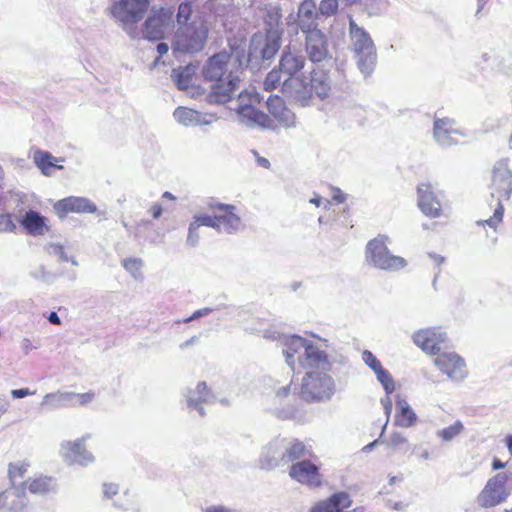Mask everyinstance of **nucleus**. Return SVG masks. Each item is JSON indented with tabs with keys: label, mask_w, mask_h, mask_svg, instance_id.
I'll use <instances>...</instances> for the list:
<instances>
[{
	"label": "nucleus",
	"mask_w": 512,
	"mask_h": 512,
	"mask_svg": "<svg viewBox=\"0 0 512 512\" xmlns=\"http://www.w3.org/2000/svg\"><path fill=\"white\" fill-rule=\"evenodd\" d=\"M11 394L14 398H24L31 394L28 388L14 389L11 391Z\"/></svg>",
	"instance_id": "8fccbe9b"
},
{
	"label": "nucleus",
	"mask_w": 512,
	"mask_h": 512,
	"mask_svg": "<svg viewBox=\"0 0 512 512\" xmlns=\"http://www.w3.org/2000/svg\"><path fill=\"white\" fill-rule=\"evenodd\" d=\"M280 44L278 39H274L271 42L268 41L265 47L262 50V55L264 58L272 57L279 49Z\"/></svg>",
	"instance_id": "37998d69"
},
{
	"label": "nucleus",
	"mask_w": 512,
	"mask_h": 512,
	"mask_svg": "<svg viewBox=\"0 0 512 512\" xmlns=\"http://www.w3.org/2000/svg\"><path fill=\"white\" fill-rule=\"evenodd\" d=\"M30 464L26 461H18L10 463L8 466V477L9 480L14 483L16 480L21 479L25 476L28 471Z\"/></svg>",
	"instance_id": "72a5a7b5"
},
{
	"label": "nucleus",
	"mask_w": 512,
	"mask_h": 512,
	"mask_svg": "<svg viewBox=\"0 0 512 512\" xmlns=\"http://www.w3.org/2000/svg\"><path fill=\"white\" fill-rule=\"evenodd\" d=\"M376 375L378 380L382 383L386 393L391 394L395 389V383L390 373L384 368H381L378 372H376ZM381 404L384 408L387 418H389L392 412V400L390 396L387 395L385 398H382Z\"/></svg>",
	"instance_id": "c85d7f7f"
},
{
	"label": "nucleus",
	"mask_w": 512,
	"mask_h": 512,
	"mask_svg": "<svg viewBox=\"0 0 512 512\" xmlns=\"http://www.w3.org/2000/svg\"><path fill=\"white\" fill-rule=\"evenodd\" d=\"M156 49L159 54V57H162L164 54L168 52L169 47L166 43L161 42L157 45Z\"/></svg>",
	"instance_id": "864d4df0"
},
{
	"label": "nucleus",
	"mask_w": 512,
	"mask_h": 512,
	"mask_svg": "<svg viewBox=\"0 0 512 512\" xmlns=\"http://www.w3.org/2000/svg\"><path fill=\"white\" fill-rule=\"evenodd\" d=\"M418 207L430 218H437L441 215V202L430 182H421L417 186Z\"/></svg>",
	"instance_id": "f3484780"
},
{
	"label": "nucleus",
	"mask_w": 512,
	"mask_h": 512,
	"mask_svg": "<svg viewBox=\"0 0 512 512\" xmlns=\"http://www.w3.org/2000/svg\"><path fill=\"white\" fill-rule=\"evenodd\" d=\"M505 467V463L501 462V460L495 458L492 462V468L494 470L502 469Z\"/></svg>",
	"instance_id": "4d7b16f0"
},
{
	"label": "nucleus",
	"mask_w": 512,
	"mask_h": 512,
	"mask_svg": "<svg viewBox=\"0 0 512 512\" xmlns=\"http://www.w3.org/2000/svg\"><path fill=\"white\" fill-rule=\"evenodd\" d=\"M346 200V195L339 189V188H333L332 190V199L326 200L324 204V208L328 209L332 202L334 203H343Z\"/></svg>",
	"instance_id": "c03bdc74"
},
{
	"label": "nucleus",
	"mask_w": 512,
	"mask_h": 512,
	"mask_svg": "<svg viewBox=\"0 0 512 512\" xmlns=\"http://www.w3.org/2000/svg\"><path fill=\"white\" fill-rule=\"evenodd\" d=\"M304 351V368L313 369L305 374L300 388V397L306 402L329 399L335 391V384L328 372L331 364L327 355L313 345H306Z\"/></svg>",
	"instance_id": "f257e3e1"
},
{
	"label": "nucleus",
	"mask_w": 512,
	"mask_h": 512,
	"mask_svg": "<svg viewBox=\"0 0 512 512\" xmlns=\"http://www.w3.org/2000/svg\"><path fill=\"white\" fill-rule=\"evenodd\" d=\"M363 359L365 363L376 373L378 372L382 367L381 362L376 358V356L370 352L365 351L363 353Z\"/></svg>",
	"instance_id": "a19ab883"
},
{
	"label": "nucleus",
	"mask_w": 512,
	"mask_h": 512,
	"mask_svg": "<svg viewBox=\"0 0 512 512\" xmlns=\"http://www.w3.org/2000/svg\"><path fill=\"white\" fill-rule=\"evenodd\" d=\"M351 505L352 500L348 493L337 492L327 499L316 502L310 508V512H345Z\"/></svg>",
	"instance_id": "5701e85b"
},
{
	"label": "nucleus",
	"mask_w": 512,
	"mask_h": 512,
	"mask_svg": "<svg viewBox=\"0 0 512 512\" xmlns=\"http://www.w3.org/2000/svg\"><path fill=\"white\" fill-rule=\"evenodd\" d=\"M266 466H267L268 468H271L273 465H272L271 463H267V464H266Z\"/></svg>",
	"instance_id": "0e129e2a"
},
{
	"label": "nucleus",
	"mask_w": 512,
	"mask_h": 512,
	"mask_svg": "<svg viewBox=\"0 0 512 512\" xmlns=\"http://www.w3.org/2000/svg\"><path fill=\"white\" fill-rule=\"evenodd\" d=\"M201 226H207L211 227L217 230V223L215 219V214L212 213V215L207 214H201L194 217V220L191 222L189 226V232H188V241L191 242V244H195L197 241V231Z\"/></svg>",
	"instance_id": "c756f323"
},
{
	"label": "nucleus",
	"mask_w": 512,
	"mask_h": 512,
	"mask_svg": "<svg viewBox=\"0 0 512 512\" xmlns=\"http://www.w3.org/2000/svg\"><path fill=\"white\" fill-rule=\"evenodd\" d=\"M195 392L198 394V396L195 398V401L200 403L206 402L210 395V390L206 382L198 383Z\"/></svg>",
	"instance_id": "79ce46f5"
},
{
	"label": "nucleus",
	"mask_w": 512,
	"mask_h": 512,
	"mask_svg": "<svg viewBox=\"0 0 512 512\" xmlns=\"http://www.w3.org/2000/svg\"><path fill=\"white\" fill-rule=\"evenodd\" d=\"M231 54L221 51L211 56L203 68L205 80L212 82L207 101L211 104H224L231 100L239 79L228 71Z\"/></svg>",
	"instance_id": "f03ea898"
},
{
	"label": "nucleus",
	"mask_w": 512,
	"mask_h": 512,
	"mask_svg": "<svg viewBox=\"0 0 512 512\" xmlns=\"http://www.w3.org/2000/svg\"><path fill=\"white\" fill-rule=\"evenodd\" d=\"M508 478V474L505 472L497 473L490 478L477 496L479 506L491 508L506 501L510 495L507 488Z\"/></svg>",
	"instance_id": "9d476101"
},
{
	"label": "nucleus",
	"mask_w": 512,
	"mask_h": 512,
	"mask_svg": "<svg viewBox=\"0 0 512 512\" xmlns=\"http://www.w3.org/2000/svg\"><path fill=\"white\" fill-rule=\"evenodd\" d=\"M375 443H376V441L373 443H370V445H368L366 448L373 446Z\"/></svg>",
	"instance_id": "69168bd1"
},
{
	"label": "nucleus",
	"mask_w": 512,
	"mask_h": 512,
	"mask_svg": "<svg viewBox=\"0 0 512 512\" xmlns=\"http://www.w3.org/2000/svg\"><path fill=\"white\" fill-rule=\"evenodd\" d=\"M194 111L186 107H179L175 110L174 116L179 122L185 123L187 119L193 117Z\"/></svg>",
	"instance_id": "a18cd8bd"
},
{
	"label": "nucleus",
	"mask_w": 512,
	"mask_h": 512,
	"mask_svg": "<svg viewBox=\"0 0 512 512\" xmlns=\"http://www.w3.org/2000/svg\"><path fill=\"white\" fill-rule=\"evenodd\" d=\"M387 237L379 235L370 240L366 246V258L375 267L383 270H399L406 266L407 262L400 256L392 255L386 246Z\"/></svg>",
	"instance_id": "6e6552de"
},
{
	"label": "nucleus",
	"mask_w": 512,
	"mask_h": 512,
	"mask_svg": "<svg viewBox=\"0 0 512 512\" xmlns=\"http://www.w3.org/2000/svg\"><path fill=\"white\" fill-rule=\"evenodd\" d=\"M61 451L69 465H87L94 461L93 455L85 448L84 438L64 442L61 445Z\"/></svg>",
	"instance_id": "a211bd4d"
},
{
	"label": "nucleus",
	"mask_w": 512,
	"mask_h": 512,
	"mask_svg": "<svg viewBox=\"0 0 512 512\" xmlns=\"http://www.w3.org/2000/svg\"><path fill=\"white\" fill-rule=\"evenodd\" d=\"M163 198H167L169 200H174L175 197L170 193V192H164L163 195H162Z\"/></svg>",
	"instance_id": "052dcab7"
},
{
	"label": "nucleus",
	"mask_w": 512,
	"mask_h": 512,
	"mask_svg": "<svg viewBox=\"0 0 512 512\" xmlns=\"http://www.w3.org/2000/svg\"><path fill=\"white\" fill-rule=\"evenodd\" d=\"M6 411H7V408H6V407H4V406L0 407V416H1L2 414L6 413Z\"/></svg>",
	"instance_id": "680f3d73"
},
{
	"label": "nucleus",
	"mask_w": 512,
	"mask_h": 512,
	"mask_svg": "<svg viewBox=\"0 0 512 512\" xmlns=\"http://www.w3.org/2000/svg\"><path fill=\"white\" fill-rule=\"evenodd\" d=\"M464 425L461 421L457 420L452 425L443 428L438 432V437L443 441H451L462 433Z\"/></svg>",
	"instance_id": "f704fd0d"
},
{
	"label": "nucleus",
	"mask_w": 512,
	"mask_h": 512,
	"mask_svg": "<svg viewBox=\"0 0 512 512\" xmlns=\"http://www.w3.org/2000/svg\"><path fill=\"white\" fill-rule=\"evenodd\" d=\"M257 161H258V164L264 168H269V166H270V163L266 158L258 157Z\"/></svg>",
	"instance_id": "13d9d810"
},
{
	"label": "nucleus",
	"mask_w": 512,
	"mask_h": 512,
	"mask_svg": "<svg viewBox=\"0 0 512 512\" xmlns=\"http://www.w3.org/2000/svg\"><path fill=\"white\" fill-rule=\"evenodd\" d=\"M57 483L52 476L37 475L29 478L21 484V488L28 490L31 494L45 495L56 490Z\"/></svg>",
	"instance_id": "393cba45"
},
{
	"label": "nucleus",
	"mask_w": 512,
	"mask_h": 512,
	"mask_svg": "<svg viewBox=\"0 0 512 512\" xmlns=\"http://www.w3.org/2000/svg\"><path fill=\"white\" fill-rule=\"evenodd\" d=\"M301 30L306 33L305 49L312 62H321L328 55V42L325 34L316 27L306 29L301 24Z\"/></svg>",
	"instance_id": "dca6fc26"
},
{
	"label": "nucleus",
	"mask_w": 512,
	"mask_h": 512,
	"mask_svg": "<svg viewBox=\"0 0 512 512\" xmlns=\"http://www.w3.org/2000/svg\"><path fill=\"white\" fill-rule=\"evenodd\" d=\"M417 421V416L406 399L396 395L395 423L401 427H411Z\"/></svg>",
	"instance_id": "bb28decb"
},
{
	"label": "nucleus",
	"mask_w": 512,
	"mask_h": 512,
	"mask_svg": "<svg viewBox=\"0 0 512 512\" xmlns=\"http://www.w3.org/2000/svg\"><path fill=\"white\" fill-rule=\"evenodd\" d=\"M76 397L79 404L86 405L94 399L95 393L91 391L86 393H80L77 394Z\"/></svg>",
	"instance_id": "de8ad7c7"
},
{
	"label": "nucleus",
	"mask_w": 512,
	"mask_h": 512,
	"mask_svg": "<svg viewBox=\"0 0 512 512\" xmlns=\"http://www.w3.org/2000/svg\"><path fill=\"white\" fill-rule=\"evenodd\" d=\"M338 0H321L319 11L322 15L331 16L337 12Z\"/></svg>",
	"instance_id": "ea45409f"
},
{
	"label": "nucleus",
	"mask_w": 512,
	"mask_h": 512,
	"mask_svg": "<svg viewBox=\"0 0 512 512\" xmlns=\"http://www.w3.org/2000/svg\"><path fill=\"white\" fill-rule=\"evenodd\" d=\"M142 265L143 262L139 258H126L122 260V266L133 275L140 273Z\"/></svg>",
	"instance_id": "58836bf2"
},
{
	"label": "nucleus",
	"mask_w": 512,
	"mask_h": 512,
	"mask_svg": "<svg viewBox=\"0 0 512 512\" xmlns=\"http://www.w3.org/2000/svg\"><path fill=\"white\" fill-rule=\"evenodd\" d=\"M20 225L31 236H42L50 231L47 219L34 210H29L23 215Z\"/></svg>",
	"instance_id": "b1692460"
},
{
	"label": "nucleus",
	"mask_w": 512,
	"mask_h": 512,
	"mask_svg": "<svg viewBox=\"0 0 512 512\" xmlns=\"http://www.w3.org/2000/svg\"><path fill=\"white\" fill-rule=\"evenodd\" d=\"M506 512H512V508H511V509H509V510H506Z\"/></svg>",
	"instance_id": "338daca9"
},
{
	"label": "nucleus",
	"mask_w": 512,
	"mask_h": 512,
	"mask_svg": "<svg viewBox=\"0 0 512 512\" xmlns=\"http://www.w3.org/2000/svg\"><path fill=\"white\" fill-rule=\"evenodd\" d=\"M316 4L313 0H304L299 7L298 17L300 19V26L303 24V19L313 21L316 18Z\"/></svg>",
	"instance_id": "473e14b6"
},
{
	"label": "nucleus",
	"mask_w": 512,
	"mask_h": 512,
	"mask_svg": "<svg viewBox=\"0 0 512 512\" xmlns=\"http://www.w3.org/2000/svg\"><path fill=\"white\" fill-rule=\"evenodd\" d=\"M193 13V5L192 2H182L178 6V11L176 14V20L180 27H183L185 25H189L188 23L189 19L191 18V15Z\"/></svg>",
	"instance_id": "c9c22d12"
},
{
	"label": "nucleus",
	"mask_w": 512,
	"mask_h": 512,
	"mask_svg": "<svg viewBox=\"0 0 512 512\" xmlns=\"http://www.w3.org/2000/svg\"><path fill=\"white\" fill-rule=\"evenodd\" d=\"M262 98L258 93H241L239 95V105L237 113L248 124L259 125L261 127H270L271 119L264 112L259 110Z\"/></svg>",
	"instance_id": "9b49d317"
},
{
	"label": "nucleus",
	"mask_w": 512,
	"mask_h": 512,
	"mask_svg": "<svg viewBox=\"0 0 512 512\" xmlns=\"http://www.w3.org/2000/svg\"><path fill=\"white\" fill-rule=\"evenodd\" d=\"M208 209L215 214L218 231L234 233L240 229L242 225L241 217L234 205L209 202Z\"/></svg>",
	"instance_id": "ddd939ff"
},
{
	"label": "nucleus",
	"mask_w": 512,
	"mask_h": 512,
	"mask_svg": "<svg viewBox=\"0 0 512 512\" xmlns=\"http://www.w3.org/2000/svg\"><path fill=\"white\" fill-rule=\"evenodd\" d=\"M149 0H118L109 7L110 15L133 39L138 38V23L149 11Z\"/></svg>",
	"instance_id": "20e7f679"
},
{
	"label": "nucleus",
	"mask_w": 512,
	"mask_h": 512,
	"mask_svg": "<svg viewBox=\"0 0 512 512\" xmlns=\"http://www.w3.org/2000/svg\"><path fill=\"white\" fill-rule=\"evenodd\" d=\"M204 512H235L234 510H231L229 508H226L224 506H211L205 509Z\"/></svg>",
	"instance_id": "603ef678"
},
{
	"label": "nucleus",
	"mask_w": 512,
	"mask_h": 512,
	"mask_svg": "<svg viewBox=\"0 0 512 512\" xmlns=\"http://www.w3.org/2000/svg\"><path fill=\"white\" fill-rule=\"evenodd\" d=\"M48 320L50 323L54 324V325H60L61 324V320L59 318V316L57 315L56 312H51L48 316Z\"/></svg>",
	"instance_id": "5fc2aeb1"
},
{
	"label": "nucleus",
	"mask_w": 512,
	"mask_h": 512,
	"mask_svg": "<svg viewBox=\"0 0 512 512\" xmlns=\"http://www.w3.org/2000/svg\"><path fill=\"white\" fill-rule=\"evenodd\" d=\"M310 203L314 204L316 207H320L324 204L323 199L319 195H315L314 197H312L310 199Z\"/></svg>",
	"instance_id": "6e6d98bb"
},
{
	"label": "nucleus",
	"mask_w": 512,
	"mask_h": 512,
	"mask_svg": "<svg viewBox=\"0 0 512 512\" xmlns=\"http://www.w3.org/2000/svg\"><path fill=\"white\" fill-rule=\"evenodd\" d=\"M162 212V206L158 203H154L149 209V213L154 219L159 218L162 215Z\"/></svg>",
	"instance_id": "09e8293b"
},
{
	"label": "nucleus",
	"mask_w": 512,
	"mask_h": 512,
	"mask_svg": "<svg viewBox=\"0 0 512 512\" xmlns=\"http://www.w3.org/2000/svg\"><path fill=\"white\" fill-rule=\"evenodd\" d=\"M173 16V7L161 6L150 9L141 27L143 38L149 41L164 39L165 35L174 27Z\"/></svg>",
	"instance_id": "0eeeda50"
},
{
	"label": "nucleus",
	"mask_w": 512,
	"mask_h": 512,
	"mask_svg": "<svg viewBox=\"0 0 512 512\" xmlns=\"http://www.w3.org/2000/svg\"><path fill=\"white\" fill-rule=\"evenodd\" d=\"M16 228L12 214L6 213L0 215V232L13 233L16 231Z\"/></svg>",
	"instance_id": "4c0bfd02"
},
{
	"label": "nucleus",
	"mask_w": 512,
	"mask_h": 512,
	"mask_svg": "<svg viewBox=\"0 0 512 512\" xmlns=\"http://www.w3.org/2000/svg\"><path fill=\"white\" fill-rule=\"evenodd\" d=\"M299 88L296 90V101L301 106L310 104L313 98L324 100L331 94V80L327 72L320 68H314L309 75H302L298 78Z\"/></svg>",
	"instance_id": "39448f33"
},
{
	"label": "nucleus",
	"mask_w": 512,
	"mask_h": 512,
	"mask_svg": "<svg viewBox=\"0 0 512 512\" xmlns=\"http://www.w3.org/2000/svg\"><path fill=\"white\" fill-rule=\"evenodd\" d=\"M282 74L283 72L280 71V68L271 70L265 80H264V89L266 91H273L275 90L282 82Z\"/></svg>",
	"instance_id": "e433bc0d"
},
{
	"label": "nucleus",
	"mask_w": 512,
	"mask_h": 512,
	"mask_svg": "<svg viewBox=\"0 0 512 512\" xmlns=\"http://www.w3.org/2000/svg\"><path fill=\"white\" fill-rule=\"evenodd\" d=\"M428 456H429V455H428V452H425V453L423 454V457H424V458H426V459L428 458Z\"/></svg>",
	"instance_id": "e2e57ef3"
},
{
	"label": "nucleus",
	"mask_w": 512,
	"mask_h": 512,
	"mask_svg": "<svg viewBox=\"0 0 512 512\" xmlns=\"http://www.w3.org/2000/svg\"><path fill=\"white\" fill-rule=\"evenodd\" d=\"M0 510L5 512H33L28 504L25 491L21 488L9 489L0 493Z\"/></svg>",
	"instance_id": "412c9836"
},
{
	"label": "nucleus",
	"mask_w": 512,
	"mask_h": 512,
	"mask_svg": "<svg viewBox=\"0 0 512 512\" xmlns=\"http://www.w3.org/2000/svg\"><path fill=\"white\" fill-rule=\"evenodd\" d=\"M412 339L423 352L436 356L447 343V335L439 327L420 329L413 334Z\"/></svg>",
	"instance_id": "f8f14e48"
},
{
	"label": "nucleus",
	"mask_w": 512,
	"mask_h": 512,
	"mask_svg": "<svg viewBox=\"0 0 512 512\" xmlns=\"http://www.w3.org/2000/svg\"><path fill=\"white\" fill-rule=\"evenodd\" d=\"M33 161L44 175H50L52 170L62 168L61 165H56V158L51 153L43 150L34 151Z\"/></svg>",
	"instance_id": "7c9ffc66"
},
{
	"label": "nucleus",
	"mask_w": 512,
	"mask_h": 512,
	"mask_svg": "<svg viewBox=\"0 0 512 512\" xmlns=\"http://www.w3.org/2000/svg\"><path fill=\"white\" fill-rule=\"evenodd\" d=\"M321 462L312 453L308 459H302L289 467V476L294 481L310 488H319L324 484V476L321 472Z\"/></svg>",
	"instance_id": "1a4fd4ad"
},
{
	"label": "nucleus",
	"mask_w": 512,
	"mask_h": 512,
	"mask_svg": "<svg viewBox=\"0 0 512 512\" xmlns=\"http://www.w3.org/2000/svg\"><path fill=\"white\" fill-rule=\"evenodd\" d=\"M208 38V28L205 23L191 22L179 27L172 43L173 53L193 54L204 49Z\"/></svg>",
	"instance_id": "423d86ee"
},
{
	"label": "nucleus",
	"mask_w": 512,
	"mask_h": 512,
	"mask_svg": "<svg viewBox=\"0 0 512 512\" xmlns=\"http://www.w3.org/2000/svg\"><path fill=\"white\" fill-rule=\"evenodd\" d=\"M119 491V487L115 483H105L103 485V492L107 498H112L117 495Z\"/></svg>",
	"instance_id": "49530a36"
},
{
	"label": "nucleus",
	"mask_w": 512,
	"mask_h": 512,
	"mask_svg": "<svg viewBox=\"0 0 512 512\" xmlns=\"http://www.w3.org/2000/svg\"><path fill=\"white\" fill-rule=\"evenodd\" d=\"M283 450L280 455V462L283 464H294L306 456H312L313 450L298 438H285L282 440Z\"/></svg>",
	"instance_id": "aec40b11"
},
{
	"label": "nucleus",
	"mask_w": 512,
	"mask_h": 512,
	"mask_svg": "<svg viewBox=\"0 0 512 512\" xmlns=\"http://www.w3.org/2000/svg\"><path fill=\"white\" fill-rule=\"evenodd\" d=\"M350 34L354 51L359 57V65L372 64L375 60V46L369 34L353 21L350 22Z\"/></svg>",
	"instance_id": "4468645a"
},
{
	"label": "nucleus",
	"mask_w": 512,
	"mask_h": 512,
	"mask_svg": "<svg viewBox=\"0 0 512 512\" xmlns=\"http://www.w3.org/2000/svg\"><path fill=\"white\" fill-rule=\"evenodd\" d=\"M304 66L305 58L303 55L291 51L284 52L279 62L280 71L286 76L284 82L295 77Z\"/></svg>",
	"instance_id": "a878e982"
},
{
	"label": "nucleus",
	"mask_w": 512,
	"mask_h": 512,
	"mask_svg": "<svg viewBox=\"0 0 512 512\" xmlns=\"http://www.w3.org/2000/svg\"><path fill=\"white\" fill-rule=\"evenodd\" d=\"M194 75L195 67L192 65L173 70V79L177 87L181 90H185L191 86Z\"/></svg>",
	"instance_id": "2f4dec72"
},
{
	"label": "nucleus",
	"mask_w": 512,
	"mask_h": 512,
	"mask_svg": "<svg viewBox=\"0 0 512 512\" xmlns=\"http://www.w3.org/2000/svg\"><path fill=\"white\" fill-rule=\"evenodd\" d=\"M505 443H506V446H507L508 451H509V452H510V454L512 455V435H508V436L505 438Z\"/></svg>",
	"instance_id": "bf43d9fd"
},
{
	"label": "nucleus",
	"mask_w": 512,
	"mask_h": 512,
	"mask_svg": "<svg viewBox=\"0 0 512 512\" xmlns=\"http://www.w3.org/2000/svg\"><path fill=\"white\" fill-rule=\"evenodd\" d=\"M267 108L271 115L278 120L288 124L293 118V114L285 107L284 101L279 96H270L266 101Z\"/></svg>",
	"instance_id": "cd10ccee"
},
{
	"label": "nucleus",
	"mask_w": 512,
	"mask_h": 512,
	"mask_svg": "<svg viewBox=\"0 0 512 512\" xmlns=\"http://www.w3.org/2000/svg\"><path fill=\"white\" fill-rule=\"evenodd\" d=\"M434 365L452 380H461L467 375L465 360L455 352H442L434 359Z\"/></svg>",
	"instance_id": "2eb2a0df"
},
{
	"label": "nucleus",
	"mask_w": 512,
	"mask_h": 512,
	"mask_svg": "<svg viewBox=\"0 0 512 512\" xmlns=\"http://www.w3.org/2000/svg\"><path fill=\"white\" fill-rule=\"evenodd\" d=\"M433 135L440 145L450 146L457 143L460 132L455 121L445 117L434 121Z\"/></svg>",
	"instance_id": "4be33fe9"
},
{
	"label": "nucleus",
	"mask_w": 512,
	"mask_h": 512,
	"mask_svg": "<svg viewBox=\"0 0 512 512\" xmlns=\"http://www.w3.org/2000/svg\"><path fill=\"white\" fill-rule=\"evenodd\" d=\"M491 196L497 201L493 216L486 220L478 221L477 224L496 229L502 222L504 215L503 201L510 199L512 193V172L504 161L498 162L492 170L491 178Z\"/></svg>",
	"instance_id": "7ed1b4c3"
},
{
	"label": "nucleus",
	"mask_w": 512,
	"mask_h": 512,
	"mask_svg": "<svg viewBox=\"0 0 512 512\" xmlns=\"http://www.w3.org/2000/svg\"><path fill=\"white\" fill-rule=\"evenodd\" d=\"M54 210L59 218H65L70 213H94L97 207L88 199L70 196L57 201Z\"/></svg>",
	"instance_id": "6ab92c4d"
},
{
	"label": "nucleus",
	"mask_w": 512,
	"mask_h": 512,
	"mask_svg": "<svg viewBox=\"0 0 512 512\" xmlns=\"http://www.w3.org/2000/svg\"><path fill=\"white\" fill-rule=\"evenodd\" d=\"M209 312V309L197 310L190 317L186 318L184 322H190L194 319H197Z\"/></svg>",
	"instance_id": "3c124183"
}]
</instances>
